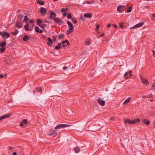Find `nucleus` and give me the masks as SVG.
<instances>
[{
    "label": "nucleus",
    "mask_w": 155,
    "mask_h": 155,
    "mask_svg": "<svg viewBox=\"0 0 155 155\" xmlns=\"http://www.w3.org/2000/svg\"><path fill=\"white\" fill-rule=\"evenodd\" d=\"M140 120L139 119H136L133 120H131L129 119H126L124 120V122L130 124H133L139 122Z\"/></svg>",
    "instance_id": "nucleus-1"
},
{
    "label": "nucleus",
    "mask_w": 155,
    "mask_h": 155,
    "mask_svg": "<svg viewBox=\"0 0 155 155\" xmlns=\"http://www.w3.org/2000/svg\"><path fill=\"white\" fill-rule=\"evenodd\" d=\"M47 134L48 136H56L57 134V130H50L49 132L47 133Z\"/></svg>",
    "instance_id": "nucleus-2"
},
{
    "label": "nucleus",
    "mask_w": 155,
    "mask_h": 155,
    "mask_svg": "<svg viewBox=\"0 0 155 155\" xmlns=\"http://www.w3.org/2000/svg\"><path fill=\"white\" fill-rule=\"evenodd\" d=\"M10 37V34L7 31H4L2 32V37L5 39H7L9 38Z\"/></svg>",
    "instance_id": "nucleus-3"
},
{
    "label": "nucleus",
    "mask_w": 155,
    "mask_h": 155,
    "mask_svg": "<svg viewBox=\"0 0 155 155\" xmlns=\"http://www.w3.org/2000/svg\"><path fill=\"white\" fill-rule=\"evenodd\" d=\"M50 16L49 17L50 19L54 20V19L55 18L56 15V14L53 12L51 11L49 12Z\"/></svg>",
    "instance_id": "nucleus-4"
},
{
    "label": "nucleus",
    "mask_w": 155,
    "mask_h": 155,
    "mask_svg": "<svg viewBox=\"0 0 155 155\" xmlns=\"http://www.w3.org/2000/svg\"><path fill=\"white\" fill-rule=\"evenodd\" d=\"M69 126L68 124H60L57 125L55 127L56 129H60L62 128H65L68 127Z\"/></svg>",
    "instance_id": "nucleus-5"
},
{
    "label": "nucleus",
    "mask_w": 155,
    "mask_h": 155,
    "mask_svg": "<svg viewBox=\"0 0 155 155\" xmlns=\"http://www.w3.org/2000/svg\"><path fill=\"white\" fill-rule=\"evenodd\" d=\"M54 21L55 22L58 23L59 25H62L64 24L63 21L61 19L58 18H56L54 19Z\"/></svg>",
    "instance_id": "nucleus-6"
},
{
    "label": "nucleus",
    "mask_w": 155,
    "mask_h": 155,
    "mask_svg": "<svg viewBox=\"0 0 155 155\" xmlns=\"http://www.w3.org/2000/svg\"><path fill=\"white\" fill-rule=\"evenodd\" d=\"M125 6L124 5H119L117 8V10L120 13L123 12Z\"/></svg>",
    "instance_id": "nucleus-7"
},
{
    "label": "nucleus",
    "mask_w": 155,
    "mask_h": 155,
    "mask_svg": "<svg viewBox=\"0 0 155 155\" xmlns=\"http://www.w3.org/2000/svg\"><path fill=\"white\" fill-rule=\"evenodd\" d=\"M97 101L99 104L101 106H104L105 104V102L103 101L101 97L98 98Z\"/></svg>",
    "instance_id": "nucleus-8"
},
{
    "label": "nucleus",
    "mask_w": 155,
    "mask_h": 155,
    "mask_svg": "<svg viewBox=\"0 0 155 155\" xmlns=\"http://www.w3.org/2000/svg\"><path fill=\"white\" fill-rule=\"evenodd\" d=\"M143 25V22H140L139 23L133 26V27H131L130 29L133 28V29H136L138 28H139L142 26Z\"/></svg>",
    "instance_id": "nucleus-9"
},
{
    "label": "nucleus",
    "mask_w": 155,
    "mask_h": 155,
    "mask_svg": "<svg viewBox=\"0 0 155 155\" xmlns=\"http://www.w3.org/2000/svg\"><path fill=\"white\" fill-rule=\"evenodd\" d=\"M132 75V74L131 73V71H129L128 72H126L124 75V77L125 79H127L129 77H130Z\"/></svg>",
    "instance_id": "nucleus-10"
},
{
    "label": "nucleus",
    "mask_w": 155,
    "mask_h": 155,
    "mask_svg": "<svg viewBox=\"0 0 155 155\" xmlns=\"http://www.w3.org/2000/svg\"><path fill=\"white\" fill-rule=\"evenodd\" d=\"M67 22L68 25V29L71 30H73L74 27L72 24L68 21H67Z\"/></svg>",
    "instance_id": "nucleus-11"
},
{
    "label": "nucleus",
    "mask_w": 155,
    "mask_h": 155,
    "mask_svg": "<svg viewBox=\"0 0 155 155\" xmlns=\"http://www.w3.org/2000/svg\"><path fill=\"white\" fill-rule=\"evenodd\" d=\"M46 12V10L44 7H41L40 11V13L43 15H45Z\"/></svg>",
    "instance_id": "nucleus-12"
},
{
    "label": "nucleus",
    "mask_w": 155,
    "mask_h": 155,
    "mask_svg": "<svg viewBox=\"0 0 155 155\" xmlns=\"http://www.w3.org/2000/svg\"><path fill=\"white\" fill-rule=\"evenodd\" d=\"M141 81L144 85H147L149 84V82L147 79L141 77Z\"/></svg>",
    "instance_id": "nucleus-13"
},
{
    "label": "nucleus",
    "mask_w": 155,
    "mask_h": 155,
    "mask_svg": "<svg viewBox=\"0 0 155 155\" xmlns=\"http://www.w3.org/2000/svg\"><path fill=\"white\" fill-rule=\"evenodd\" d=\"M11 116V115H9L8 114H6L3 115L1 117H0V120H1Z\"/></svg>",
    "instance_id": "nucleus-14"
},
{
    "label": "nucleus",
    "mask_w": 155,
    "mask_h": 155,
    "mask_svg": "<svg viewBox=\"0 0 155 155\" xmlns=\"http://www.w3.org/2000/svg\"><path fill=\"white\" fill-rule=\"evenodd\" d=\"M48 40L49 41V42H47L48 45L50 46H51L53 44L52 40L50 38H48Z\"/></svg>",
    "instance_id": "nucleus-15"
},
{
    "label": "nucleus",
    "mask_w": 155,
    "mask_h": 155,
    "mask_svg": "<svg viewBox=\"0 0 155 155\" xmlns=\"http://www.w3.org/2000/svg\"><path fill=\"white\" fill-rule=\"evenodd\" d=\"M142 122L144 123L145 124L147 125H149L150 124V122L147 119H143L142 120Z\"/></svg>",
    "instance_id": "nucleus-16"
},
{
    "label": "nucleus",
    "mask_w": 155,
    "mask_h": 155,
    "mask_svg": "<svg viewBox=\"0 0 155 155\" xmlns=\"http://www.w3.org/2000/svg\"><path fill=\"white\" fill-rule=\"evenodd\" d=\"M27 123V120L26 119H25L23 120L21 122L20 125L21 126H23L24 124H26Z\"/></svg>",
    "instance_id": "nucleus-17"
},
{
    "label": "nucleus",
    "mask_w": 155,
    "mask_h": 155,
    "mask_svg": "<svg viewBox=\"0 0 155 155\" xmlns=\"http://www.w3.org/2000/svg\"><path fill=\"white\" fill-rule=\"evenodd\" d=\"M24 14H21L18 16V19L19 21H21L22 20L23 18H24Z\"/></svg>",
    "instance_id": "nucleus-18"
},
{
    "label": "nucleus",
    "mask_w": 155,
    "mask_h": 155,
    "mask_svg": "<svg viewBox=\"0 0 155 155\" xmlns=\"http://www.w3.org/2000/svg\"><path fill=\"white\" fill-rule=\"evenodd\" d=\"M84 16L86 18H91L92 17V15L91 14L85 13L84 14Z\"/></svg>",
    "instance_id": "nucleus-19"
},
{
    "label": "nucleus",
    "mask_w": 155,
    "mask_h": 155,
    "mask_svg": "<svg viewBox=\"0 0 155 155\" xmlns=\"http://www.w3.org/2000/svg\"><path fill=\"white\" fill-rule=\"evenodd\" d=\"M130 99L131 98L130 97H129L126 100H125V101L123 103V104H126L129 103L130 101Z\"/></svg>",
    "instance_id": "nucleus-20"
},
{
    "label": "nucleus",
    "mask_w": 155,
    "mask_h": 155,
    "mask_svg": "<svg viewBox=\"0 0 155 155\" xmlns=\"http://www.w3.org/2000/svg\"><path fill=\"white\" fill-rule=\"evenodd\" d=\"M28 19L29 18L28 16L27 15H25V14H24V19L23 21L24 22H26L28 21Z\"/></svg>",
    "instance_id": "nucleus-21"
},
{
    "label": "nucleus",
    "mask_w": 155,
    "mask_h": 155,
    "mask_svg": "<svg viewBox=\"0 0 155 155\" xmlns=\"http://www.w3.org/2000/svg\"><path fill=\"white\" fill-rule=\"evenodd\" d=\"M61 45V43H58L57 44V45H56L55 47V49L57 50L59 49L60 48Z\"/></svg>",
    "instance_id": "nucleus-22"
},
{
    "label": "nucleus",
    "mask_w": 155,
    "mask_h": 155,
    "mask_svg": "<svg viewBox=\"0 0 155 155\" xmlns=\"http://www.w3.org/2000/svg\"><path fill=\"white\" fill-rule=\"evenodd\" d=\"M74 151L75 153H78L80 151V149L78 147H75L74 148Z\"/></svg>",
    "instance_id": "nucleus-23"
},
{
    "label": "nucleus",
    "mask_w": 155,
    "mask_h": 155,
    "mask_svg": "<svg viewBox=\"0 0 155 155\" xmlns=\"http://www.w3.org/2000/svg\"><path fill=\"white\" fill-rule=\"evenodd\" d=\"M16 26L18 28H20L22 27L21 23L20 22H17L16 24Z\"/></svg>",
    "instance_id": "nucleus-24"
},
{
    "label": "nucleus",
    "mask_w": 155,
    "mask_h": 155,
    "mask_svg": "<svg viewBox=\"0 0 155 155\" xmlns=\"http://www.w3.org/2000/svg\"><path fill=\"white\" fill-rule=\"evenodd\" d=\"M6 45V42L4 41L2 43H0V46L2 47H4Z\"/></svg>",
    "instance_id": "nucleus-25"
},
{
    "label": "nucleus",
    "mask_w": 155,
    "mask_h": 155,
    "mask_svg": "<svg viewBox=\"0 0 155 155\" xmlns=\"http://www.w3.org/2000/svg\"><path fill=\"white\" fill-rule=\"evenodd\" d=\"M28 27L29 25L28 24L26 23L24 26V28L25 30L26 31H28L29 30V29L28 28Z\"/></svg>",
    "instance_id": "nucleus-26"
},
{
    "label": "nucleus",
    "mask_w": 155,
    "mask_h": 155,
    "mask_svg": "<svg viewBox=\"0 0 155 155\" xmlns=\"http://www.w3.org/2000/svg\"><path fill=\"white\" fill-rule=\"evenodd\" d=\"M64 34H60L58 35V38L59 39H61L64 38Z\"/></svg>",
    "instance_id": "nucleus-27"
},
{
    "label": "nucleus",
    "mask_w": 155,
    "mask_h": 155,
    "mask_svg": "<svg viewBox=\"0 0 155 155\" xmlns=\"http://www.w3.org/2000/svg\"><path fill=\"white\" fill-rule=\"evenodd\" d=\"M29 39V38L27 35H25L23 38V40L25 41H27Z\"/></svg>",
    "instance_id": "nucleus-28"
},
{
    "label": "nucleus",
    "mask_w": 155,
    "mask_h": 155,
    "mask_svg": "<svg viewBox=\"0 0 155 155\" xmlns=\"http://www.w3.org/2000/svg\"><path fill=\"white\" fill-rule=\"evenodd\" d=\"M37 3L41 5H44L45 2L41 0H38L37 1Z\"/></svg>",
    "instance_id": "nucleus-29"
},
{
    "label": "nucleus",
    "mask_w": 155,
    "mask_h": 155,
    "mask_svg": "<svg viewBox=\"0 0 155 155\" xmlns=\"http://www.w3.org/2000/svg\"><path fill=\"white\" fill-rule=\"evenodd\" d=\"M38 26H39L40 27H41L42 28L44 29L45 28V26H46V25L44 24H38Z\"/></svg>",
    "instance_id": "nucleus-30"
},
{
    "label": "nucleus",
    "mask_w": 155,
    "mask_h": 155,
    "mask_svg": "<svg viewBox=\"0 0 155 155\" xmlns=\"http://www.w3.org/2000/svg\"><path fill=\"white\" fill-rule=\"evenodd\" d=\"M85 43L87 45H89L91 44V43L89 41V40L88 39H87L86 40Z\"/></svg>",
    "instance_id": "nucleus-31"
},
{
    "label": "nucleus",
    "mask_w": 155,
    "mask_h": 155,
    "mask_svg": "<svg viewBox=\"0 0 155 155\" xmlns=\"http://www.w3.org/2000/svg\"><path fill=\"white\" fill-rule=\"evenodd\" d=\"M15 32H12V34L13 35H17L18 32V30L16 29H15Z\"/></svg>",
    "instance_id": "nucleus-32"
},
{
    "label": "nucleus",
    "mask_w": 155,
    "mask_h": 155,
    "mask_svg": "<svg viewBox=\"0 0 155 155\" xmlns=\"http://www.w3.org/2000/svg\"><path fill=\"white\" fill-rule=\"evenodd\" d=\"M68 8H62L61 9V12H67L68 11Z\"/></svg>",
    "instance_id": "nucleus-33"
},
{
    "label": "nucleus",
    "mask_w": 155,
    "mask_h": 155,
    "mask_svg": "<svg viewBox=\"0 0 155 155\" xmlns=\"http://www.w3.org/2000/svg\"><path fill=\"white\" fill-rule=\"evenodd\" d=\"M62 44H64L65 43H66L67 45H69V42L67 40H66L65 41H63L62 43Z\"/></svg>",
    "instance_id": "nucleus-34"
},
{
    "label": "nucleus",
    "mask_w": 155,
    "mask_h": 155,
    "mask_svg": "<svg viewBox=\"0 0 155 155\" xmlns=\"http://www.w3.org/2000/svg\"><path fill=\"white\" fill-rule=\"evenodd\" d=\"M37 23L38 25V24H41L42 23V20L40 19H38L37 20Z\"/></svg>",
    "instance_id": "nucleus-35"
},
{
    "label": "nucleus",
    "mask_w": 155,
    "mask_h": 155,
    "mask_svg": "<svg viewBox=\"0 0 155 155\" xmlns=\"http://www.w3.org/2000/svg\"><path fill=\"white\" fill-rule=\"evenodd\" d=\"M67 18L68 19H71L72 20H73V18H71V14H69L68 15Z\"/></svg>",
    "instance_id": "nucleus-36"
},
{
    "label": "nucleus",
    "mask_w": 155,
    "mask_h": 155,
    "mask_svg": "<svg viewBox=\"0 0 155 155\" xmlns=\"http://www.w3.org/2000/svg\"><path fill=\"white\" fill-rule=\"evenodd\" d=\"M6 48H0V52H3L5 50Z\"/></svg>",
    "instance_id": "nucleus-37"
},
{
    "label": "nucleus",
    "mask_w": 155,
    "mask_h": 155,
    "mask_svg": "<svg viewBox=\"0 0 155 155\" xmlns=\"http://www.w3.org/2000/svg\"><path fill=\"white\" fill-rule=\"evenodd\" d=\"M42 90V88L41 87H39L37 89V91L38 93H41Z\"/></svg>",
    "instance_id": "nucleus-38"
},
{
    "label": "nucleus",
    "mask_w": 155,
    "mask_h": 155,
    "mask_svg": "<svg viewBox=\"0 0 155 155\" xmlns=\"http://www.w3.org/2000/svg\"><path fill=\"white\" fill-rule=\"evenodd\" d=\"M35 29L37 32H39V28L38 26H35Z\"/></svg>",
    "instance_id": "nucleus-39"
},
{
    "label": "nucleus",
    "mask_w": 155,
    "mask_h": 155,
    "mask_svg": "<svg viewBox=\"0 0 155 155\" xmlns=\"http://www.w3.org/2000/svg\"><path fill=\"white\" fill-rule=\"evenodd\" d=\"M94 2V1H87L86 2V3L88 4H92Z\"/></svg>",
    "instance_id": "nucleus-40"
},
{
    "label": "nucleus",
    "mask_w": 155,
    "mask_h": 155,
    "mask_svg": "<svg viewBox=\"0 0 155 155\" xmlns=\"http://www.w3.org/2000/svg\"><path fill=\"white\" fill-rule=\"evenodd\" d=\"M132 7H130L127 10V12L128 13L130 12L132 10Z\"/></svg>",
    "instance_id": "nucleus-41"
},
{
    "label": "nucleus",
    "mask_w": 155,
    "mask_h": 155,
    "mask_svg": "<svg viewBox=\"0 0 155 155\" xmlns=\"http://www.w3.org/2000/svg\"><path fill=\"white\" fill-rule=\"evenodd\" d=\"M73 31V30H71L70 29H68V30H67V34L69 35L71 34V33Z\"/></svg>",
    "instance_id": "nucleus-42"
},
{
    "label": "nucleus",
    "mask_w": 155,
    "mask_h": 155,
    "mask_svg": "<svg viewBox=\"0 0 155 155\" xmlns=\"http://www.w3.org/2000/svg\"><path fill=\"white\" fill-rule=\"evenodd\" d=\"M100 27V25H99L97 24L96 25V31H98L99 29V27Z\"/></svg>",
    "instance_id": "nucleus-43"
},
{
    "label": "nucleus",
    "mask_w": 155,
    "mask_h": 155,
    "mask_svg": "<svg viewBox=\"0 0 155 155\" xmlns=\"http://www.w3.org/2000/svg\"><path fill=\"white\" fill-rule=\"evenodd\" d=\"M124 23H121L120 24V28H123L124 27Z\"/></svg>",
    "instance_id": "nucleus-44"
},
{
    "label": "nucleus",
    "mask_w": 155,
    "mask_h": 155,
    "mask_svg": "<svg viewBox=\"0 0 155 155\" xmlns=\"http://www.w3.org/2000/svg\"><path fill=\"white\" fill-rule=\"evenodd\" d=\"M152 87L154 89H155V82L153 84Z\"/></svg>",
    "instance_id": "nucleus-45"
},
{
    "label": "nucleus",
    "mask_w": 155,
    "mask_h": 155,
    "mask_svg": "<svg viewBox=\"0 0 155 155\" xmlns=\"http://www.w3.org/2000/svg\"><path fill=\"white\" fill-rule=\"evenodd\" d=\"M72 21V22L74 24H76V23H77V20H74L73 19V20Z\"/></svg>",
    "instance_id": "nucleus-46"
},
{
    "label": "nucleus",
    "mask_w": 155,
    "mask_h": 155,
    "mask_svg": "<svg viewBox=\"0 0 155 155\" xmlns=\"http://www.w3.org/2000/svg\"><path fill=\"white\" fill-rule=\"evenodd\" d=\"M67 68H68L67 67L64 66L63 68V70H65V69H67Z\"/></svg>",
    "instance_id": "nucleus-47"
},
{
    "label": "nucleus",
    "mask_w": 155,
    "mask_h": 155,
    "mask_svg": "<svg viewBox=\"0 0 155 155\" xmlns=\"http://www.w3.org/2000/svg\"><path fill=\"white\" fill-rule=\"evenodd\" d=\"M4 77V75L3 74H0V78H3Z\"/></svg>",
    "instance_id": "nucleus-48"
},
{
    "label": "nucleus",
    "mask_w": 155,
    "mask_h": 155,
    "mask_svg": "<svg viewBox=\"0 0 155 155\" xmlns=\"http://www.w3.org/2000/svg\"><path fill=\"white\" fill-rule=\"evenodd\" d=\"M113 26H114L115 27V28H117L118 27V26L117 25H115V24H114L113 25Z\"/></svg>",
    "instance_id": "nucleus-49"
},
{
    "label": "nucleus",
    "mask_w": 155,
    "mask_h": 155,
    "mask_svg": "<svg viewBox=\"0 0 155 155\" xmlns=\"http://www.w3.org/2000/svg\"><path fill=\"white\" fill-rule=\"evenodd\" d=\"M63 15L64 17H66L67 15V13H64L63 14Z\"/></svg>",
    "instance_id": "nucleus-50"
},
{
    "label": "nucleus",
    "mask_w": 155,
    "mask_h": 155,
    "mask_svg": "<svg viewBox=\"0 0 155 155\" xmlns=\"http://www.w3.org/2000/svg\"><path fill=\"white\" fill-rule=\"evenodd\" d=\"M39 32L40 33H42L43 32V31L42 30H40V31L39 30Z\"/></svg>",
    "instance_id": "nucleus-51"
},
{
    "label": "nucleus",
    "mask_w": 155,
    "mask_h": 155,
    "mask_svg": "<svg viewBox=\"0 0 155 155\" xmlns=\"http://www.w3.org/2000/svg\"><path fill=\"white\" fill-rule=\"evenodd\" d=\"M12 155H17V153L16 152H14L12 154Z\"/></svg>",
    "instance_id": "nucleus-52"
},
{
    "label": "nucleus",
    "mask_w": 155,
    "mask_h": 155,
    "mask_svg": "<svg viewBox=\"0 0 155 155\" xmlns=\"http://www.w3.org/2000/svg\"><path fill=\"white\" fill-rule=\"evenodd\" d=\"M33 22H34L33 21L31 20L29 21V22L30 23H33Z\"/></svg>",
    "instance_id": "nucleus-53"
},
{
    "label": "nucleus",
    "mask_w": 155,
    "mask_h": 155,
    "mask_svg": "<svg viewBox=\"0 0 155 155\" xmlns=\"http://www.w3.org/2000/svg\"><path fill=\"white\" fill-rule=\"evenodd\" d=\"M104 35V33H103L100 35V36L101 37H102Z\"/></svg>",
    "instance_id": "nucleus-54"
},
{
    "label": "nucleus",
    "mask_w": 155,
    "mask_h": 155,
    "mask_svg": "<svg viewBox=\"0 0 155 155\" xmlns=\"http://www.w3.org/2000/svg\"><path fill=\"white\" fill-rule=\"evenodd\" d=\"M111 26V25L110 24H109L107 25V27L108 28H110Z\"/></svg>",
    "instance_id": "nucleus-55"
},
{
    "label": "nucleus",
    "mask_w": 155,
    "mask_h": 155,
    "mask_svg": "<svg viewBox=\"0 0 155 155\" xmlns=\"http://www.w3.org/2000/svg\"><path fill=\"white\" fill-rule=\"evenodd\" d=\"M152 16L153 17H155V14H153Z\"/></svg>",
    "instance_id": "nucleus-56"
},
{
    "label": "nucleus",
    "mask_w": 155,
    "mask_h": 155,
    "mask_svg": "<svg viewBox=\"0 0 155 155\" xmlns=\"http://www.w3.org/2000/svg\"><path fill=\"white\" fill-rule=\"evenodd\" d=\"M66 46V45L64 44H63V47H65Z\"/></svg>",
    "instance_id": "nucleus-57"
},
{
    "label": "nucleus",
    "mask_w": 155,
    "mask_h": 155,
    "mask_svg": "<svg viewBox=\"0 0 155 155\" xmlns=\"http://www.w3.org/2000/svg\"><path fill=\"white\" fill-rule=\"evenodd\" d=\"M81 19L82 20H84V19H83V18L82 17H81Z\"/></svg>",
    "instance_id": "nucleus-58"
},
{
    "label": "nucleus",
    "mask_w": 155,
    "mask_h": 155,
    "mask_svg": "<svg viewBox=\"0 0 155 155\" xmlns=\"http://www.w3.org/2000/svg\"><path fill=\"white\" fill-rule=\"evenodd\" d=\"M93 76V75L92 74H91L90 75V77H92Z\"/></svg>",
    "instance_id": "nucleus-59"
},
{
    "label": "nucleus",
    "mask_w": 155,
    "mask_h": 155,
    "mask_svg": "<svg viewBox=\"0 0 155 155\" xmlns=\"http://www.w3.org/2000/svg\"><path fill=\"white\" fill-rule=\"evenodd\" d=\"M113 119H114V118H111L110 119V120H113Z\"/></svg>",
    "instance_id": "nucleus-60"
},
{
    "label": "nucleus",
    "mask_w": 155,
    "mask_h": 155,
    "mask_svg": "<svg viewBox=\"0 0 155 155\" xmlns=\"http://www.w3.org/2000/svg\"><path fill=\"white\" fill-rule=\"evenodd\" d=\"M2 32L1 31H0V35H2Z\"/></svg>",
    "instance_id": "nucleus-61"
},
{
    "label": "nucleus",
    "mask_w": 155,
    "mask_h": 155,
    "mask_svg": "<svg viewBox=\"0 0 155 155\" xmlns=\"http://www.w3.org/2000/svg\"><path fill=\"white\" fill-rule=\"evenodd\" d=\"M154 127H155V122H154Z\"/></svg>",
    "instance_id": "nucleus-62"
},
{
    "label": "nucleus",
    "mask_w": 155,
    "mask_h": 155,
    "mask_svg": "<svg viewBox=\"0 0 155 155\" xmlns=\"http://www.w3.org/2000/svg\"><path fill=\"white\" fill-rule=\"evenodd\" d=\"M33 92L34 93H35V91H33Z\"/></svg>",
    "instance_id": "nucleus-63"
},
{
    "label": "nucleus",
    "mask_w": 155,
    "mask_h": 155,
    "mask_svg": "<svg viewBox=\"0 0 155 155\" xmlns=\"http://www.w3.org/2000/svg\"><path fill=\"white\" fill-rule=\"evenodd\" d=\"M10 149L11 150V149H12V148H10Z\"/></svg>",
    "instance_id": "nucleus-64"
}]
</instances>
